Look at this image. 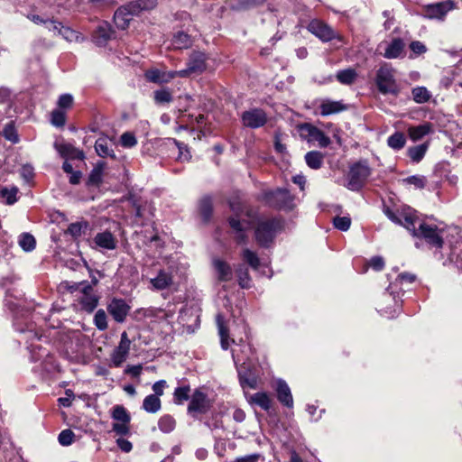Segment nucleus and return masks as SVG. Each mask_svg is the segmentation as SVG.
<instances>
[{
  "instance_id": "6e6552de",
  "label": "nucleus",
  "mask_w": 462,
  "mask_h": 462,
  "mask_svg": "<svg viewBox=\"0 0 462 462\" xmlns=\"http://www.w3.org/2000/svg\"><path fill=\"white\" fill-rule=\"evenodd\" d=\"M79 289V300L81 308L88 312H91L97 306L98 299L95 295L93 287L87 282H80L76 285Z\"/></svg>"
},
{
  "instance_id": "0e129e2a",
  "label": "nucleus",
  "mask_w": 462,
  "mask_h": 462,
  "mask_svg": "<svg viewBox=\"0 0 462 462\" xmlns=\"http://www.w3.org/2000/svg\"><path fill=\"white\" fill-rule=\"evenodd\" d=\"M410 48L412 51V52L417 55L422 54L427 51L426 46L419 41L411 42L410 44Z\"/></svg>"
},
{
  "instance_id": "5701e85b",
  "label": "nucleus",
  "mask_w": 462,
  "mask_h": 462,
  "mask_svg": "<svg viewBox=\"0 0 462 462\" xmlns=\"http://www.w3.org/2000/svg\"><path fill=\"white\" fill-rule=\"evenodd\" d=\"M405 47L401 38H394L385 48L383 57L386 59H397L402 56Z\"/></svg>"
},
{
  "instance_id": "b1692460",
  "label": "nucleus",
  "mask_w": 462,
  "mask_h": 462,
  "mask_svg": "<svg viewBox=\"0 0 462 462\" xmlns=\"http://www.w3.org/2000/svg\"><path fill=\"white\" fill-rule=\"evenodd\" d=\"M213 265L217 271L219 281L227 282L232 279L233 273L230 265L220 259H214Z\"/></svg>"
},
{
  "instance_id": "de8ad7c7",
  "label": "nucleus",
  "mask_w": 462,
  "mask_h": 462,
  "mask_svg": "<svg viewBox=\"0 0 462 462\" xmlns=\"http://www.w3.org/2000/svg\"><path fill=\"white\" fill-rule=\"evenodd\" d=\"M3 134L6 140H8L14 143H16L19 141L18 134L16 133V129L12 122L8 123L5 126V128L3 130Z\"/></svg>"
},
{
  "instance_id": "9b49d317",
  "label": "nucleus",
  "mask_w": 462,
  "mask_h": 462,
  "mask_svg": "<svg viewBox=\"0 0 462 462\" xmlns=\"http://www.w3.org/2000/svg\"><path fill=\"white\" fill-rule=\"evenodd\" d=\"M242 123L250 128H259L267 122L265 112L259 108H252L245 111L241 116Z\"/></svg>"
},
{
  "instance_id": "09e8293b",
  "label": "nucleus",
  "mask_w": 462,
  "mask_h": 462,
  "mask_svg": "<svg viewBox=\"0 0 462 462\" xmlns=\"http://www.w3.org/2000/svg\"><path fill=\"white\" fill-rule=\"evenodd\" d=\"M189 387L183 386L178 387L174 392L175 402L179 404L182 403L184 401H187L189 398Z\"/></svg>"
},
{
  "instance_id": "bf43d9fd",
  "label": "nucleus",
  "mask_w": 462,
  "mask_h": 462,
  "mask_svg": "<svg viewBox=\"0 0 462 462\" xmlns=\"http://www.w3.org/2000/svg\"><path fill=\"white\" fill-rule=\"evenodd\" d=\"M87 227V225L86 224H82V223H73L71 225H69V228H68V232L73 236H79L82 234L83 232V229H85Z\"/></svg>"
},
{
  "instance_id": "c85d7f7f",
  "label": "nucleus",
  "mask_w": 462,
  "mask_h": 462,
  "mask_svg": "<svg viewBox=\"0 0 462 462\" xmlns=\"http://www.w3.org/2000/svg\"><path fill=\"white\" fill-rule=\"evenodd\" d=\"M56 148L62 156H67V157L76 158V159H83L84 158L83 152L76 149L71 144H68V143L56 144Z\"/></svg>"
},
{
  "instance_id": "412c9836",
  "label": "nucleus",
  "mask_w": 462,
  "mask_h": 462,
  "mask_svg": "<svg viewBox=\"0 0 462 462\" xmlns=\"http://www.w3.org/2000/svg\"><path fill=\"white\" fill-rule=\"evenodd\" d=\"M95 244L103 249L114 250L116 248L117 240L110 232L97 233L94 238Z\"/></svg>"
},
{
  "instance_id": "f3484780",
  "label": "nucleus",
  "mask_w": 462,
  "mask_h": 462,
  "mask_svg": "<svg viewBox=\"0 0 462 462\" xmlns=\"http://www.w3.org/2000/svg\"><path fill=\"white\" fill-rule=\"evenodd\" d=\"M149 282L153 290L162 291L169 288L172 284L173 277L171 273L164 269H160L155 277L149 279Z\"/></svg>"
},
{
  "instance_id": "0eeeda50",
  "label": "nucleus",
  "mask_w": 462,
  "mask_h": 462,
  "mask_svg": "<svg viewBox=\"0 0 462 462\" xmlns=\"http://www.w3.org/2000/svg\"><path fill=\"white\" fill-rule=\"evenodd\" d=\"M229 225L236 233L235 239L236 242L244 243L245 241V230L253 226V219L249 213H241L229 217Z\"/></svg>"
},
{
  "instance_id": "052dcab7",
  "label": "nucleus",
  "mask_w": 462,
  "mask_h": 462,
  "mask_svg": "<svg viewBox=\"0 0 462 462\" xmlns=\"http://www.w3.org/2000/svg\"><path fill=\"white\" fill-rule=\"evenodd\" d=\"M46 27L50 32H53L55 34L59 35L61 34V30H63L64 28V26L60 23L54 20H48Z\"/></svg>"
},
{
  "instance_id": "ddd939ff",
  "label": "nucleus",
  "mask_w": 462,
  "mask_h": 462,
  "mask_svg": "<svg viewBox=\"0 0 462 462\" xmlns=\"http://www.w3.org/2000/svg\"><path fill=\"white\" fill-rule=\"evenodd\" d=\"M308 30L323 42L336 38V33L328 24L319 20H313L308 25Z\"/></svg>"
},
{
  "instance_id": "3c124183",
  "label": "nucleus",
  "mask_w": 462,
  "mask_h": 462,
  "mask_svg": "<svg viewBox=\"0 0 462 462\" xmlns=\"http://www.w3.org/2000/svg\"><path fill=\"white\" fill-rule=\"evenodd\" d=\"M336 228L341 231H346L351 225V219L348 217H336L333 220Z\"/></svg>"
},
{
  "instance_id": "dca6fc26",
  "label": "nucleus",
  "mask_w": 462,
  "mask_h": 462,
  "mask_svg": "<svg viewBox=\"0 0 462 462\" xmlns=\"http://www.w3.org/2000/svg\"><path fill=\"white\" fill-rule=\"evenodd\" d=\"M129 306L123 300L114 299L107 306L109 314L117 322H123L129 311Z\"/></svg>"
},
{
  "instance_id": "603ef678",
  "label": "nucleus",
  "mask_w": 462,
  "mask_h": 462,
  "mask_svg": "<svg viewBox=\"0 0 462 462\" xmlns=\"http://www.w3.org/2000/svg\"><path fill=\"white\" fill-rule=\"evenodd\" d=\"M237 276H238V282L239 285L242 288H249V275L246 269H245L243 266H239V268L236 270Z\"/></svg>"
},
{
  "instance_id": "69168bd1",
  "label": "nucleus",
  "mask_w": 462,
  "mask_h": 462,
  "mask_svg": "<svg viewBox=\"0 0 462 462\" xmlns=\"http://www.w3.org/2000/svg\"><path fill=\"white\" fill-rule=\"evenodd\" d=\"M129 423L116 422L113 425V430L119 435H126L129 432Z\"/></svg>"
},
{
  "instance_id": "37998d69",
  "label": "nucleus",
  "mask_w": 462,
  "mask_h": 462,
  "mask_svg": "<svg viewBox=\"0 0 462 462\" xmlns=\"http://www.w3.org/2000/svg\"><path fill=\"white\" fill-rule=\"evenodd\" d=\"M243 258L254 270L258 269L260 259L255 253L249 249H245L243 251Z\"/></svg>"
},
{
  "instance_id": "8fccbe9b",
  "label": "nucleus",
  "mask_w": 462,
  "mask_h": 462,
  "mask_svg": "<svg viewBox=\"0 0 462 462\" xmlns=\"http://www.w3.org/2000/svg\"><path fill=\"white\" fill-rule=\"evenodd\" d=\"M75 434L71 430H64L59 435V442L62 446H69L73 443Z\"/></svg>"
},
{
  "instance_id": "c03bdc74",
  "label": "nucleus",
  "mask_w": 462,
  "mask_h": 462,
  "mask_svg": "<svg viewBox=\"0 0 462 462\" xmlns=\"http://www.w3.org/2000/svg\"><path fill=\"white\" fill-rule=\"evenodd\" d=\"M60 35L68 42H79L84 41V37L81 35V33L65 26L63 30H61Z\"/></svg>"
},
{
  "instance_id": "79ce46f5",
  "label": "nucleus",
  "mask_w": 462,
  "mask_h": 462,
  "mask_svg": "<svg viewBox=\"0 0 462 462\" xmlns=\"http://www.w3.org/2000/svg\"><path fill=\"white\" fill-rule=\"evenodd\" d=\"M199 212L205 221H208L212 212V200L210 198H204L199 202Z\"/></svg>"
},
{
  "instance_id": "864d4df0",
  "label": "nucleus",
  "mask_w": 462,
  "mask_h": 462,
  "mask_svg": "<svg viewBox=\"0 0 462 462\" xmlns=\"http://www.w3.org/2000/svg\"><path fill=\"white\" fill-rule=\"evenodd\" d=\"M96 326L100 330H105L107 328L106 315L103 310H98L94 318Z\"/></svg>"
},
{
  "instance_id": "f8f14e48",
  "label": "nucleus",
  "mask_w": 462,
  "mask_h": 462,
  "mask_svg": "<svg viewBox=\"0 0 462 462\" xmlns=\"http://www.w3.org/2000/svg\"><path fill=\"white\" fill-rule=\"evenodd\" d=\"M454 8L452 1L428 5L423 9V15L429 19H443L447 13Z\"/></svg>"
},
{
  "instance_id": "58836bf2",
  "label": "nucleus",
  "mask_w": 462,
  "mask_h": 462,
  "mask_svg": "<svg viewBox=\"0 0 462 462\" xmlns=\"http://www.w3.org/2000/svg\"><path fill=\"white\" fill-rule=\"evenodd\" d=\"M413 99L416 103L421 104L430 98V94L424 87H417L412 89Z\"/></svg>"
},
{
  "instance_id": "4468645a",
  "label": "nucleus",
  "mask_w": 462,
  "mask_h": 462,
  "mask_svg": "<svg viewBox=\"0 0 462 462\" xmlns=\"http://www.w3.org/2000/svg\"><path fill=\"white\" fill-rule=\"evenodd\" d=\"M238 376L243 388L255 389L257 387V375L250 364L243 363L238 368Z\"/></svg>"
},
{
  "instance_id": "4be33fe9",
  "label": "nucleus",
  "mask_w": 462,
  "mask_h": 462,
  "mask_svg": "<svg viewBox=\"0 0 462 462\" xmlns=\"http://www.w3.org/2000/svg\"><path fill=\"white\" fill-rule=\"evenodd\" d=\"M130 10V5H127L125 7H121L115 13L114 20L116 26L122 30H125L128 27L129 23L131 21V15H134Z\"/></svg>"
},
{
  "instance_id": "20e7f679",
  "label": "nucleus",
  "mask_w": 462,
  "mask_h": 462,
  "mask_svg": "<svg viewBox=\"0 0 462 462\" xmlns=\"http://www.w3.org/2000/svg\"><path fill=\"white\" fill-rule=\"evenodd\" d=\"M371 174V169L366 162H358L350 167L347 175L346 187L351 190L360 189Z\"/></svg>"
},
{
  "instance_id": "1a4fd4ad",
  "label": "nucleus",
  "mask_w": 462,
  "mask_h": 462,
  "mask_svg": "<svg viewBox=\"0 0 462 462\" xmlns=\"http://www.w3.org/2000/svg\"><path fill=\"white\" fill-rule=\"evenodd\" d=\"M300 134L309 143L318 142L320 147H327L330 143V139L321 130L310 124L300 125Z\"/></svg>"
},
{
  "instance_id": "9d476101",
  "label": "nucleus",
  "mask_w": 462,
  "mask_h": 462,
  "mask_svg": "<svg viewBox=\"0 0 462 462\" xmlns=\"http://www.w3.org/2000/svg\"><path fill=\"white\" fill-rule=\"evenodd\" d=\"M131 340L125 331L121 334L119 345L111 354L112 365L119 367L126 360L130 351Z\"/></svg>"
},
{
  "instance_id": "e2e57ef3",
  "label": "nucleus",
  "mask_w": 462,
  "mask_h": 462,
  "mask_svg": "<svg viewBox=\"0 0 462 462\" xmlns=\"http://www.w3.org/2000/svg\"><path fill=\"white\" fill-rule=\"evenodd\" d=\"M73 97L69 94L61 95L59 98L58 105L61 108H69L72 106Z\"/></svg>"
},
{
  "instance_id": "473e14b6",
  "label": "nucleus",
  "mask_w": 462,
  "mask_h": 462,
  "mask_svg": "<svg viewBox=\"0 0 462 462\" xmlns=\"http://www.w3.org/2000/svg\"><path fill=\"white\" fill-rule=\"evenodd\" d=\"M172 45L175 49H186L191 45V39L187 33L179 32L173 36Z\"/></svg>"
},
{
  "instance_id": "e433bc0d",
  "label": "nucleus",
  "mask_w": 462,
  "mask_h": 462,
  "mask_svg": "<svg viewBox=\"0 0 462 462\" xmlns=\"http://www.w3.org/2000/svg\"><path fill=\"white\" fill-rule=\"evenodd\" d=\"M405 136L402 133L400 132H396L395 134L391 135L387 140L388 145L394 150L402 149L405 145Z\"/></svg>"
},
{
  "instance_id": "7c9ffc66",
  "label": "nucleus",
  "mask_w": 462,
  "mask_h": 462,
  "mask_svg": "<svg viewBox=\"0 0 462 462\" xmlns=\"http://www.w3.org/2000/svg\"><path fill=\"white\" fill-rule=\"evenodd\" d=\"M161 400L153 394L146 396L143 402V408L147 412L155 413L161 409Z\"/></svg>"
},
{
  "instance_id": "4d7b16f0",
  "label": "nucleus",
  "mask_w": 462,
  "mask_h": 462,
  "mask_svg": "<svg viewBox=\"0 0 462 462\" xmlns=\"http://www.w3.org/2000/svg\"><path fill=\"white\" fill-rule=\"evenodd\" d=\"M120 142H121V144L126 148L134 147L137 143V141H136V138L134 137V135L129 132L124 133L121 135Z\"/></svg>"
},
{
  "instance_id": "2eb2a0df",
  "label": "nucleus",
  "mask_w": 462,
  "mask_h": 462,
  "mask_svg": "<svg viewBox=\"0 0 462 462\" xmlns=\"http://www.w3.org/2000/svg\"><path fill=\"white\" fill-rule=\"evenodd\" d=\"M144 77L149 82L164 84L169 83L174 78L179 77V74L178 70L164 71L158 69H150L145 71Z\"/></svg>"
},
{
  "instance_id": "49530a36",
  "label": "nucleus",
  "mask_w": 462,
  "mask_h": 462,
  "mask_svg": "<svg viewBox=\"0 0 462 462\" xmlns=\"http://www.w3.org/2000/svg\"><path fill=\"white\" fill-rule=\"evenodd\" d=\"M19 245L24 251H32L35 247V239L30 234H23L19 239Z\"/></svg>"
},
{
  "instance_id": "a18cd8bd",
  "label": "nucleus",
  "mask_w": 462,
  "mask_h": 462,
  "mask_svg": "<svg viewBox=\"0 0 462 462\" xmlns=\"http://www.w3.org/2000/svg\"><path fill=\"white\" fill-rule=\"evenodd\" d=\"M175 420L169 415L162 417L159 420V429L166 433L172 431L175 428Z\"/></svg>"
},
{
  "instance_id": "aec40b11",
  "label": "nucleus",
  "mask_w": 462,
  "mask_h": 462,
  "mask_svg": "<svg viewBox=\"0 0 462 462\" xmlns=\"http://www.w3.org/2000/svg\"><path fill=\"white\" fill-rule=\"evenodd\" d=\"M275 389L277 392L278 400L285 406L291 408L293 405V399L290 390V387L283 380H278L276 382Z\"/></svg>"
},
{
  "instance_id": "338daca9",
  "label": "nucleus",
  "mask_w": 462,
  "mask_h": 462,
  "mask_svg": "<svg viewBox=\"0 0 462 462\" xmlns=\"http://www.w3.org/2000/svg\"><path fill=\"white\" fill-rule=\"evenodd\" d=\"M369 265L375 271H381L384 266V261L380 256H374L370 260Z\"/></svg>"
},
{
  "instance_id": "c756f323",
  "label": "nucleus",
  "mask_w": 462,
  "mask_h": 462,
  "mask_svg": "<svg viewBox=\"0 0 462 462\" xmlns=\"http://www.w3.org/2000/svg\"><path fill=\"white\" fill-rule=\"evenodd\" d=\"M324 156L321 152L311 151L306 153L305 161L311 169H319L322 166Z\"/></svg>"
},
{
  "instance_id": "423d86ee",
  "label": "nucleus",
  "mask_w": 462,
  "mask_h": 462,
  "mask_svg": "<svg viewBox=\"0 0 462 462\" xmlns=\"http://www.w3.org/2000/svg\"><path fill=\"white\" fill-rule=\"evenodd\" d=\"M263 199L269 206L273 208H291L292 197L285 189L266 191L264 192Z\"/></svg>"
},
{
  "instance_id": "393cba45",
  "label": "nucleus",
  "mask_w": 462,
  "mask_h": 462,
  "mask_svg": "<svg viewBox=\"0 0 462 462\" xmlns=\"http://www.w3.org/2000/svg\"><path fill=\"white\" fill-rule=\"evenodd\" d=\"M432 132V125L425 123L417 126H411L408 128L409 137L412 141H418L423 138L425 135Z\"/></svg>"
},
{
  "instance_id": "72a5a7b5",
  "label": "nucleus",
  "mask_w": 462,
  "mask_h": 462,
  "mask_svg": "<svg viewBox=\"0 0 462 462\" xmlns=\"http://www.w3.org/2000/svg\"><path fill=\"white\" fill-rule=\"evenodd\" d=\"M357 73L354 69L340 70L337 74V79L341 84L351 85L356 79Z\"/></svg>"
},
{
  "instance_id": "6e6d98bb",
  "label": "nucleus",
  "mask_w": 462,
  "mask_h": 462,
  "mask_svg": "<svg viewBox=\"0 0 462 462\" xmlns=\"http://www.w3.org/2000/svg\"><path fill=\"white\" fill-rule=\"evenodd\" d=\"M51 123L57 127L63 126L65 125V113L61 110H54L51 113Z\"/></svg>"
},
{
  "instance_id": "680f3d73",
  "label": "nucleus",
  "mask_w": 462,
  "mask_h": 462,
  "mask_svg": "<svg viewBox=\"0 0 462 462\" xmlns=\"http://www.w3.org/2000/svg\"><path fill=\"white\" fill-rule=\"evenodd\" d=\"M175 143L179 149V156L178 160L180 161H189L190 159V153L189 151L187 149L185 145H182L181 143L175 141Z\"/></svg>"
},
{
  "instance_id": "c9c22d12",
  "label": "nucleus",
  "mask_w": 462,
  "mask_h": 462,
  "mask_svg": "<svg viewBox=\"0 0 462 462\" xmlns=\"http://www.w3.org/2000/svg\"><path fill=\"white\" fill-rule=\"evenodd\" d=\"M251 400L265 411L271 408L272 400L265 393H256L251 396Z\"/></svg>"
},
{
  "instance_id": "7ed1b4c3",
  "label": "nucleus",
  "mask_w": 462,
  "mask_h": 462,
  "mask_svg": "<svg viewBox=\"0 0 462 462\" xmlns=\"http://www.w3.org/2000/svg\"><path fill=\"white\" fill-rule=\"evenodd\" d=\"M282 225L278 218H263L258 220L255 227V239L262 246H267L274 238Z\"/></svg>"
},
{
  "instance_id": "774afa93",
  "label": "nucleus",
  "mask_w": 462,
  "mask_h": 462,
  "mask_svg": "<svg viewBox=\"0 0 462 462\" xmlns=\"http://www.w3.org/2000/svg\"><path fill=\"white\" fill-rule=\"evenodd\" d=\"M21 176L25 180H30L32 176H33V169L32 166L30 165H24L22 167L21 169Z\"/></svg>"
},
{
  "instance_id": "5fc2aeb1",
  "label": "nucleus",
  "mask_w": 462,
  "mask_h": 462,
  "mask_svg": "<svg viewBox=\"0 0 462 462\" xmlns=\"http://www.w3.org/2000/svg\"><path fill=\"white\" fill-rule=\"evenodd\" d=\"M18 192L17 188L3 189L1 190L2 198L5 199L7 204H13L16 201V194Z\"/></svg>"
},
{
  "instance_id": "39448f33",
  "label": "nucleus",
  "mask_w": 462,
  "mask_h": 462,
  "mask_svg": "<svg viewBox=\"0 0 462 462\" xmlns=\"http://www.w3.org/2000/svg\"><path fill=\"white\" fill-rule=\"evenodd\" d=\"M206 60L205 53L199 51L192 52L187 63V68L178 70L179 77L187 78L191 75L201 74L207 69Z\"/></svg>"
},
{
  "instance_id": "cd10ccee",
  "label": "nucleus",
  "mask_w": 462,
  "mask_h": 462,
  "mask_svg": "<svg viewBox=\"0 0 462 462\" xmlns=\"http://www.w3.org/2000/svg\"><path fill=\"white\" fill-rule=\"evenodd\" d=\"M130 5V10L138 14L142 11L153 9L157 5V0H136Z\"/></svg>"
},
{
  "instance_id": "6ab92c4d",
  "label": "nucleus",
  "mask_w": 462,
  "mask_h": 462,
  "mask_svg": "<svg viewBox=\"0 0 462 462\" xmlns=\"http://www.w3.org/2000/svg\"><path fill=\"white\" fill-rule=\"evenodd\" d=\"M113 33H114V32L111 29L110 24L106 22H101L94 32V35H93L94 42L97 45L102 46V45L106 44V42L109 39H111Z\"/></svg>"
},
{
  "instance_id": "bb28decb",
  "label": "nucleus",
  "mask_w": 462,
  "mask_h": 462,
  "mask_svg": "<svg viewBox=\"0 0 462 462\" xmlns=\"http://www.w3.org/2000/svg\"><path fill=\"white\" fill-rule=\"evenodd\" d=\"M319 108L322 116H328L343 111L345 106L338 101L325 100L321 103Z\"/></svg>"
},
{
  "instance_id": "13d9d810",
  "label": "nucleus",
  "mask_w": 462,
  "mask_h": 462,
  "mask_svg": "<svg viewBox=\"0 0 462 462\" xmlns=\"http://www.w3.org/2000/svg\"><path fill=\"white\" fill-rule=\"evenodd\" d=\"M403 182L413 185L418 189H423L426 184V180L422 176H411L403 180Z\"/></svg>"
},
{
  "instance_id": "a878e982",
  "label": "nucleus",
  "mask_w": 462,
  "mask_h": 462,
  "mask_svg": "<svg viewBox=\"0 0 462 462\" xmlns=\"http://www.w3.org/2000/svg\"><path fill=\"white\" fill-rule=\"evenodd\" d=\"M95 150L100 157H116L114 151L111 148L110 142L106 137H99L96 141Z\"/></svg>"
},
{
  "instance_id": "f257e3e1",
  "label": "nucleus",
  "mask_w": 462,
  "mask_h": 462,
  "mask_svg": "<svg viewBox=\"0 0 462 462\" xmlns=\"http://www.w3.org/2000/svg\"><path fill=\"white\" fill-rule=\"evenodd\" d=\"M384 212L393 222L403 226L413 236L422 237L427 243L435 247H442L444 242L441 236V230L438 229L435 226L425 223H420L419 228H416L418 217L412 208H403L396 212L387 208Z\"/></svg>"
},
{
  "instance_id": "f704fd0d",
  "label": "nucleus",
  "mask_w": 462,
  "mask_h": 462,
  "mask_svg": "<svg viewBox=\"0 0 462 462\" xmlns=\"http://www.w3.org/2000/svg\"><path fill=\"white\" fill-rule=\"evenodd\" d=\"M427 149L428 145L426 143L413 146L408 149V155L413 162H419L424 157Z\"/></svg>"
},
{
  "instance_id": "f03ea898",
  "label": "nucleus",
  "mask_w": 462,
  "mask_h": 462,
  "mask_svg": "<svg viewBox=\"0 0 462 462\" xmlns=\"http://www.w3.org/2000/svg\"><path fill=\"white\" fill-rule=\"evenodd\" d=\"M375 84L378 90L385 94L397 95L399 87L395 79V69L389 63H383L376 72Z\"/></svg>"
},
{
  "instance_id": "a211bd4d",
  "label": "nucleus",
  "mask_w": 462,
  "mask_h": 462,
  "mask_svg": "<svg viewBox=\"0 0 462 462\" xmlns=\"http://www.w3.org/2000/svg\"><path fill=\"white\" fill-rule=\"evenodd\" d=\"M208 408V401L207 395L199 390L195 391L191 396V400L188 407V411L189 413H204L207 411Z\"/></svg>"
},
{
  "instance_id": "2f4dec72",
  "label": "nucleus",
  "mask_w": 462,
  "mask_h": 462,
  "mask_svg": "<svg viewBox=\"0 0 462 462\" xmlns=\"http://www.w3.org/2000/svg\"><path fill=\"white\" fill-rule=\"evenodd\" d=\"M217 324L218 328V334L221 340V346L223 349H227L229 346L228 329L224 325V319L220 314L217 316Z\"/></svg>"
},
{
  "instance_id": "ea45409f",
  "label": "nucleus",
  "mask_w": 462,
  "mask_h": 462,
  "mask_svg": "<svg viewBox=\"0 0 462 462\" xmlns=\"http://www.w3.org/2000/svg\"><path fill=\"white\" fill-rule=\"evenodd\" d=\"M105 168L106 163L104 162H97L89 175V181L93 184L100 183L102 180V174Z\"/></svg>"
},
{
  "instance_id": "4c0bfd02",
  "label": "nucleus",
  "mask_w": 462,
  "mask_h": 462,
  "mask_svg": "<svg viewBox=\"0 0 462 462\" xmlns=\"http://www.w3.org/2000/svg\"><path fill=\"white\" fill-rule=\"evenodd\" d=\"M112 418L117 422H130V415L126 410L121 405H116L113 408Z\"/></svg>"
},
{
  "instance_id": "a19ab883",
  "label": "nucleus",
  "mask_w": 462,
  "mask_h": 462,
  "mask_svg": "<svg viewBox=\"0 0 462 462\" xmlns=\"http://www.w3.org/2000/svg\"><path fill=\"white\" fill-rule=\"evenodd\" d=\"M154 101L156 104L162 105L172 101V95L169 89H160L153 93Z\"/></svg>"
}]
</instances>
